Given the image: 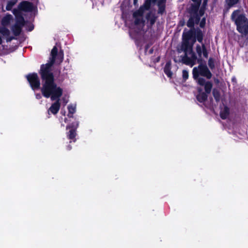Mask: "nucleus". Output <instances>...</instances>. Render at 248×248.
<instances>
[{
    "instance_id": "nucleus-1",
    "label": "nucleus",
    "mask_w": 248,
    "mask_h": 248,
    "mask_svg": "<svg viewBox=\"0 0 248 248\" xmlns=\"http://www.w3.org/2000/svg\"><path fill=\"white\" fill-rule=\"evenodd\" d=\"M58 49L54 46L51 52V58L46 65H42L41 67L40 73L42 78L44 81L41 89L43 95L46 98L50 97L51 100H56L48 109V114H56L60 108V97L62 95L63 90L54 82L53 76L50 72V68L57 59L58 62H62L63 56L57 54Z\"/></svg>"
},
{
    "instance_id": "nucleus-2",
    "label": "nucleus",
    "mask_w": 248,
    "mask_h": 248,
    "mask_svg": "<svg viewBox=\"0 0 248 248\" xmlns=\"http://www.w3.org/2000/svg\"><path fill=\"white\" fill-rule=\"evenodd\" d=\"M195 42V40H193L192 44H189L187 42H185L182 44L181 49L184 52V55L180 57L175 56L174 60L175 62H182L183 63L190 65L192 67L196 63L198 60L197 57L193 51V46Z\"/></svg>"
},
{
    "instance_id": "nucleus-3",
    "label": "nucleus",
    "mask_w": 248,
    "mask_h": 248,
    "mask_svg": "<svg viewBox=\"0 0 248 248\" xmlns=\"http://www.w3.org/2000/svg\"><path fill=\"white\" fill-rule=\"evenodd\" d=\"M34 8V6L31 3L26 1H24L19 4L18 6V10H14L13 14L16 16V23L12 27V30L15 35H17L19 34L21 31V27L23 26L24 23V18L21 16L19 10L30 12L32 11Z\"/></svg>"
},
{
    "instance_id": "nucleus-4",
    "label": "nucleus",
    "mask_w": 248,
    "mask_h": 248,
    "mask_svg": "<svg viewBox=\"0 0 248 248\" xmlns=\"http://www.w3.org/2000/svg\"><path fill=\"white\" fill-rule=\"evenodd\" d=\"M196 81L199 86L197 87V99L200 102H203L207 99L208 94L211 91L212 83L210 81L206 80L204 78H198Z\"/></svg>"
},
{
    "instance_id": "nucleus-5",
    "label": "nucleus",
    "mask_w": 248,
    "mask_h": 248,
    "mask_svg": "<svg viewBox=\"0 0 248 248\" xmlns=\"http://www.w3.org/2000/svg\"><path fill=\"white\" fill-rule=\"evenodd\" d=\"M232 19L237 26V31L242 34L246 35L248 33V20L240 11L236 10L232 15Z\"/></svg>"
},
{
    "instance_id": "nucleus-6",
    "label": "nucleus",
    "mask_w": 248,
    "mask_h": 248,
    "mask_svg": "<svg viewBox=\"0 0 248 248\" xmlns=\"http://www.w3.org/2000/svg\"><path fill=\"white\" fill-rule=\"evenodd\" d=\"M195 3V5L193 6V11L191 13V16L187 23V26L192 28L194 23H198L199 22L201 17L204 14V10L201 9L198 14L197 9L200 5L202 0H192ZM207 0H203V6L205 7L207 4Z\"/></svg>"
},
{
    "instance_id": "nucleus-7",
    "label": "nucleus",
    "mask_w": 248,
    "mask_h": 248,
    "mask_svg": "<svg viewBox=\"0 0 248 248\" xmlns=\"http://www.w3.org/2000/svg\"><path fill=\"white\" fill-rule=\"evenodd\" d=\"M150 6V1L147 0L145 2L144 5L141 7L138 11L135 12L133 14V16L135 19V26L139 29L142 28L143 26V15L146 11L149 9Z\"/></svg>"
},
{
    "instance_id": "nucleus-8",
    "label": "nucleus",
    "mask_w": 248,
    "mask_h": 248,
    "mask_svg": "<svg viewBox=\"0 0 248 248\" xmlns=\"http://www.w3.org/2000/svg\"><path fill=\"white\" fill-rule=\"evenodd\" d=\"M193 78L196 80L198 78H202L200 76L205 77L207 79H210L212 77V74L206 65L200 64L197 67L193 68L192 70Z\"/></svg>"
},
{
    "instance_id": "nucleus-9",
    "label": "nucleus",
    "mask_w": 248,
    "mask_h": 248,
    "mask_svg": "<svg viewBox=\"0 0 248 248\" xmlns=\"http://www.w3.org/2000/svg\"><path fill=\"white\" fill-rule=\"evenodd\" d=\"M27 78L29 82L31 88L33 90L38 89L40 83L39 79L36 74H31L27 76Z\"/></svg>"
},
{
    "instance_id": "nucleus-10",
    "label": "nucleus",
    "mask_w": 248,
    "mask_h": 248,
    "mask_svg": "<svg viewBox=\"0 0 248 248\" xmlns=\"http://www.w3.org/2000/svg\"><path fill=\"white\" fill-rule=\"evenodd\" d=\"M78 126V122L75 121L66 126V129L69 130L67 136L69 139L73 140L76 136V129Z\"/></svg>"
},
{
    "instance_id": "nucleus-11",
    "label": "nucleus",
    "mask_w": 248,
    "mask_h": 248,
    "mask_svg": "<svg viewBox=\"0 0 248 248\" xmlns=\"http://www.w3.org/2000/svg\"><path fill=\"white\" fill-rule=\"evenodd\" d=\"M196 51L199 56V58L198 59L199 63L201 62V58L202 55L205 58H207L208 56V52L204 44H202V46L198 45L196 47Z\"/></svg>"
},
{
    "instance_id": "nucleus-12",
    "label": "nucleus",
    "mask_w": 248,
    "mask_h": 248,
    "mask_svg": "<svg viewBox=\"0 0 248 248\" xmlns=\"http://www.w3.org/2000/svg\"><path fill=\"white\" fill-rule=\"evenodd\" d=\"M193 31L190 30L188 31H185L183 33V41L182 44H184L185 42H187L189 44H192L193 42V40L195 39V38H193Z\"/></svg>"
},
{
    "instance_id": "nucleus-13",
    "label": "nucleus",
    "mask_w": 248,
    "mask_h": 248,
    "mask_svg": "<svg viewBox=\"0 0 248 248\" xmlns=\"http://www.w3.org/2000/svg\"><path fill=\"white\" fill-rule=\"evenodd\" d=\"M77 108L76 104H70L67 107L68 110V116L69 117H72L73 115L76 112Z\"/></svg>"
},
{
    "instance_id": "nucleus-14",
    "label": "nucleus",
    "mask_w": 248,
    "mask_h": 248,
    "mask_svg": "<svg viewBox=\"0 0 248 248\" xmlns=\"http://www.w3.org/2000/svg\"><path fill=\"white\" fill-rule=\"evenodd\" d=\"M229 114V109L226 107H224L220 111V116L221 117L225 119L227 118Z\"/></svg>"
},
{
    "instance_id": "nucleus-15",
    "label": "nucleus",
    "mask_w": 248,
    "mask_h": 248,
    "mask_svg": "<svg viewBox=\"0 0 248 248\" xmlns=\"http://www.w3.org/2000/svg\"><path fill=\"white\" fill-rule=\"evenodd\" d=\"M165 1L166 0H159L158 2V13L160 14L163 13L164 11Z\"/></svg>"
},
{
    "instance_id": "nucleus-16",
    "label": "nucleus",
    "mask_w": 248,
    "mask_h": 248,
    "mask_svg": "<svg viewBox=\"0 0 248 248\" xmlns=\"http://www.w3.org/2000/svg\"><path fill=\"white\" fill-rule=\"evenodd\" d=\"M146 19L148 21L150 22L151 25L154 24L155 21V14L153 12H151L147 15Z\"/></svg>"
},
{
    "instance_id": "nucleus-17",
    "label": "nucleus",
    "mask_w": 248,
    "mask_h": 248,
    "mask_svg": "<svg viewBox=\"0 0 248 248\" xmlns=\"http://www.w3.org/2000/svg\"><path fill=\"white\" fill-rule=\"evenodd\" d=\"M170 63L168 62L166 63L164 67V72L168 76V77L170 78L172 76V73L170 69Z\"/></svg>"
},
{
    "instance_id": "nucleus-18",
    "label": "nucleus",
    "mask_w": 248,
    "mask_h": 248,
    "mask_svg": "<svg viewBox=\"0 0 248 248\" xmlns=\"http://www.w3.org/2000/svg\"><path fill=\"white\" fill-rule=\"evenodd\" d=\"M17 0H10L8 2L6 9L7 10H11L13 6L16 3Z\"/></svg>"
},
{
    "instance_id": "nucleus-19",
    "label": "nucleus",
    "mask_w": 248,
    "mask_h": 248,
    "mask_svg": "<svg viewBox=\"0 0 248 248\" xmlns=\"http://www.w3.org/2000/svg\"><path fill=\"white\" fill-rule=\"evenodd\" d=\"M196 37L198 41L200 43H202L203 38V35L201 31H197Z\"/></svg>"
},
{
    "instance_id": "nucleus-20",
    "label": "nucleus",
    "mask_w": 248,
    "mask_h": 248,
    "mask_svg": "<svg viewBox=\"0 0 248 248\" xmlns=\"http://www.w3.org/2000/svg\"><path fill=\"white\" fill-rule=\"evenodd\" d=\"M213 94L215 99L217 101L219 100V93L218 91L216 89H214L213 91Z\"/></svg>"
},
{
    "instance_id": "nucleus-21",
    "label": "nucleus",
    "mask_w": 248,
    "mask_h": 248,
    "mask_svg": "<svg viewBox=\"0 0 248 248\" xmlns=\"http://www.w3.org/2000/svg\"><path fill=\"white\" fill-rule=\"evenodd\" d=\"M238 1V0H226V2L228 4V5L230 6H232Z\"/></svg>"
},
{
    "instance_id": "nucleus-22",
    "label": "nucleus",
    "mask_w": 248,
    "mask_h": 248,
    "mask_svg": "<svg viewBox=\"0 0 248 248\" xmlns=\"http://www.w3.org/2000/svg\"><path fill=\"white\" fill-rule=\"evenodd\" d=\"M183 77L185 80H186L188 78V72L186 70L183 71Z\"/></svg>"
},
{
    "instance_id": "nucleus-23",
    "label": "nucleus",
    "mask_w": 248,
    "mask_h": 248,
    "mask_svg": "<svg viewBox=\"0 0 248 248\" xmlns=\"http://www.w3.org/2000/svg\"><path fill=\"white\" fill-rule=\"evenodd\" d=\"M68 98L69 97L66 95H64L62 98V101L64 103V105H65L68 102Z\"/></svg>"
},
{
    "instance_id": "nucleus-24",
    "label": "nucleus",
    "mask_w": 248,
    "mask_h": 248,
    "mask_svg": "<svg viewBox=\"0 0 248 248\" xmlns=\"http://www.w3.org/2000/svg\"><path fill=\"white\" fill-rule=\"evenodd\" d=\"M205 24V17H202L201 21H200V26L202 28L204 26Z\"/></svg>"
},
{
    "instance_id": "nucleus-25",
    "label": "nucleus",
    "mask_w": 248,
    "mask_h": 248,
    "mask_svg": "<svg viewBox=\"0 0 248 248\" xmlns=\"http://www.w3.org/2000/svg\"><path fill=\"white\" fill-rule=\"evenodd\" d=\"M208 65L209 67L212 68L214 66L213 62L211 59H210L208 61Z\"/></svg>"
},
{
    "instance_id": "nucleus-26",
    "label": "nucleus",
    "mask_w": 248,
    "mask_h": 248,
    "mask_svg": "<svg viewBox=\"0 0 248 248\" xmlns=\"http://www.w3.org/2000/svg\"><path fill=\"white\" fill-rule=\"evenodd\" d=\"M42 97L41 95L40 94H37L36 95V98L38 99H41Z\"/></svg>"
},
{
    "instance_id": "nucleus-27",
    "label": "nucleus",
    "mask_w": 248,
    "mask_h": 248,
    "mask_svg": "<svg viewBox=\"0 0 248 248\" xmlns=\"http://www.w3.org/2000/svg\"><path fill=\"white\" fill-rule=\"evenodd\" d=\"M138 1V0H134V4H136Z\"/></svg>"
},
{
    "instance_id": "nucleus-28",
    "label": "nucleus",
    "mask_w": 248,
    "mask_h": 248,
    "mask_svg": "<svg viewBox=\"0 0 248 248\" xmlns=\"http://www.w3.org/2000/svg\"><path fill=\"white\" fill-rule=\"evenodd\" d=\"M64 122H65V123H67V119H66V118H65V119H64Z\"/></svg>"
},
{
    "instance_id": "nucleus-29",
    "label": "nucleus",
    "mask_w": 248,
    "mask_h": 248,
    "mask_svg": "<svg viewBox=\"0 0 248 248\" xmlns=\"http://www.w3.org/2000/svg\"><path fill=\"white\" fill-rule=\"evenodd\" d=\"M180 53V51H179V50H178V53Z\"/></svg>"
}]
</instances>
